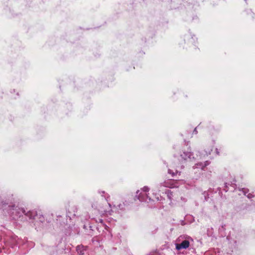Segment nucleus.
<instances>
[{"label":"nucleus","instance_id":"20e7f679","mask_svg":"<svg viewBox=\"0 0 255 255\" xmlns=\"http://www.w3.org/2000/svg\"><path fill=\"white\" fill-rule=\"evenodd\" d=\"M143 196V195H141V192H140V191L138 190L136 192V196H137L138 199L139 200H142Z\"/></svg>","mask_w":255,"mask_h":255},{"label":"nucleus","instance_id":"f03ea898","mask_svg":"<svg viewBox=\"0 0 255 255\" xmlns=\"http://www.w3.org/2000/svg\"><path fill=\"white\" fill-rule=\"evenodd\" d=\"M86 251V248L83 246H78L77 247V252L80 255H83L84 254V252Z\"/></svg>","mask_w":255,"mask_h":255},{"label":"nucleus","instance_id":"39448f33","mask_svg":"<svg viewBox=\"0 0 255 255\" xmlns=\"http://www.w3.org/2000/svg\"><path fill=\"white\" fill-rule=\"evenodd\" d=\"M141 190L146 192L149 191V188L147 187H144L142 189H141Z\"/></svg>","mask_w":255,"mask_h":255},{"label":"nucleus","instance_id":"7ed1b4c3","mask_svg":"<svg viewBox=\"0 0 255 255\" xmlns=\"http://www.w3.org/2000/svg\"><path fill=\"white\" fill-rule=\"evenodd\" d=\"M192 154L190 152H184L183 154L181 155V156L185 160H187V159H190L191 158Z\"/></svg>","mask_w":255,"mask_h":255},{"label":"nucleus","instance_id":"f257e3e1","mask_svg":"<svg viewBox=\"0 0 255 255\" xmlns=\"http://www.w3.org/2000/svg\"><path fill=\"white\" fill-rule=\"evenodd\" d=\"M189 242L187 240H185L183 241L181 244H176V249L177 250H180L182 249H187L189 247Z\"/></svg>","mask_w":255,"mask_h":255},{"label":"nucleus","instance_id":"0eeeda50","mask_svg":"<svg viewBox=\"0 0 255 255\" xmlns=\"http://www.w3.org/2000/svg\"><path fill=\"white\" fill-rule=\"evenodd\" d=\"M248 198H251V196H250V195H248Z\"/></svg>","mask_w":255,"mask_h":255},{"label":"nucleus","instance_id":"423d86ee","mask_svg":"<svg viewBox=\"0 0 255 255\" xmlns=\"http://www.w3.org/2000/svg\"><path fill=\"white\" fill-rule=\"evenodd\" d=\"M168 173H169V174H171L172 175V176H173L174 175V174H175V173H174V172H171V170H170V169H169V170H168Z\"/></svg>","mask_w":255,"mask_h":255}]
</instances>
